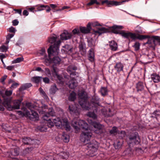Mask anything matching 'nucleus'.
<instances>
[{"label": "nucleus", "instance_id": "f257e3e1", "mask_svg": "<svg viewBox=\"0 0 160 160\" xmlns=\"http://www.w3.org/2000/svg\"><path fill=\"white\" fill-rule=\"evenodd\" d=\"M85 121H72V125L76 130L77 133L81 128L84 130L80 136V140L85 144H88L87 146L88 148V154L92 157L94 153L96 152L98 147V142L96 141H93L92 143H90L92 133L90 128L89 127L88 124Z\"/></svg>", "mask_w": 160, "mask_h": 160}, {"label": "nucleus", "instance_id": "f03ea898", "mask_svg": "<svg viewBox=\"0 0 160 160\" xmlns=\"http://www.w3.org/2000/svg\"><path fill=\"white\" fill-rule=\"evenodd\" d=\"M78 95L80 99L79 103L83 109L89 110L92 108L96 110V107L99 105V99L97 96H94L91 100V103H90L87 101L88 96L86 92L84 91H80Z\"/></svg>", "mask_w": 160, "mask_h": 160}, {"label": "nucleus", "instance_id": "7ed1b4c3", "mask_svg": "<svg viewBox=\"0 0 160 160\" xmlns=\"http://www.w3.org/2000/svg\"><path fill=\"white\" fill-rule=\"evenodd\" d=\"M57 36L54 35L53 36L50 37L48 39V41L50 43H54L53 45L51 46L48 49V52L49 56L50 57L52 54L53 55H58L59 52V45L61 43L60 40L56 42Z\"/></svg>", "mask_w": 160, "mask_h": 160}, {"label": "nucleus", "instance_id": "20e7f679", "mask_svg": "<svg viewBox=\"0 0 160 160\" xmlns=\"http://www.w3.org/2000/svg\"><path fill=\"white\" fill-rule=\"evenodd\" d=\"M123 27L122 26L114 25L112 27L111 30L112 32L114 33L117 34L119 33L122 37L126 38H131L133 39H135L136 37V35L135 33H132L130 32H126L124 31H122L118 32V29H122Z\"/></svg>", "mask_w": 160, "mask_h": 160}, {"label": "nucleus", "instance_id": "39448f33", "mask_svg": "<svg viewBox=\"0 0 160 160\" xmlns=\"http://www.w3.org/2000/svg\"><path fill=\"white\" fill-rule=\"evenodd\" d=\"M29 109L31 110V113L25 108H22V111H18L17 113L19 115L22 116H25L30 119H35V120H38L39 117L38 113L34 111L31 110L30 108Z\"/></svg>", "mask_w": 160, "mask_h": 160}, {"label": "nucleus", "instance_id": "423d86ee", "mask_svg": "<svg viewBox=\"0 0 160 160\" xmlns=\"http://www.w3.org/2000/svg\"><path fill=\"white\" fill-rule=\"evenodd\" d=\"M140 142V138L138 132H135L129 136L128 140V143L138 144Z\"/></svg>", "mask_w": 160, "mask_h": 160}, {"label": "nucleus", "instance_id": "0eeeda50", "mask_svg": "<svg viewBox=\"0 0 160 160\" xmlns=\"http://www.w3.org/2000/svg\"><path fill=\"white\" fill-rule=\"evenodd\" d=\"M54 124L58 128H65L67 131L70 129V126L68 124V121H55Z\"/></svg>", "mask_w": 160, "mask_h": 160}, {"label": "nucleus", "instance_id": "6e6552de", "mask_svg": "<svg viewBox=\"0 0 160 160\" xmlns=\"http://www.w3.org/2000/svg\"><path fill=\"white\" fill-rule=\"evenodd\" d=\"M21 101L19 100H16L14 102V105L12 106L10 105V101H5L4 102V106L9 110H12L13 109H18L19 108Z\"/></svg>", "mask_w": 160, "mask_h": 160}, {"label": "nucleus", "instance_id": "1a4fd4ad", "mask_svg": "<svg viewBox=\"0 0 160 160\" xmlns=\"http://www.w3.org/2000/svg\"><path fill=\"white\" fill-rule=\"evenodd\" d=\"M92 121H89V123L91 124V125L93 126L95 128L94 130L95 132L98 134H100L102 133L103 126L95 122H92Z\"/></svg>", "mask_w": 160, "mask_h": 160}, {"label": "nucleus", "instance_id": "9d476101", "mask_svg": "<svg viewBox=\"0 0 160 160\" xmlns=\"http://www.w3.org/2000/svg\"><path fill=\"white\" fill-rule=\"evenodd\" d=\"M95 27L97 26H100V24L98 22H96L93 23H89L87 24V27H82L80 28V30L81 32L85 33H87L90 32L91 29V26Z\"/></svg>", "mask_w": 160, "mask_h": 160}, {"label": "nucleus", "instance_id": "9b49d317", "mask_svg": "<svg viewBox=\"0 0 160 160\" xmlns=\"http://www.w3.org/2000/svg\"><path fill=\"white\" fill-rule=\"evenodd\" d=\"M12 93V90L6 91L5 94L0 92V103L2 102V100H3V104L4 105V102L5 101H10L7 97V96H10Z\"/></svg>", "mask_w": 160, "mask_h": 160}, {"label": "nucleus", "instance_id": "f8f14e48", "mask_svg": "<svg viewBox=\"0 0 160 160\" xmlns=\"http://www.w3.org/2000/svg\"><path fill=\"white\" fill-rule=\"evenodd\" d=\"M125 2V1L117 2L112 0H105L102 2V4L103 5L104 3H106L108 7H111L113 6H116L122 4V2Z\"/></svg>", "mask_w": 160, "mask_h": 160}, {"label": "nucleus", "instance_id": "ddd939ff", "mask_svg": "<svg viewBox=\"0 0 160 160\" xmlns=\"http://www.w3.org/2000/svg\"><path fill=\"white\" fill-rule=\"evenodd\" d=\"M45 50L44 48L42 49L40 51V54L41 55H43L44 56V62L47 65H48L51 63V57L52 56H56V55H53L52 54V55L49 57L48 56V58L47 56L45 55Z\"/></svg>", "mask_w": 160, "mask_h": 160}, {"label": "nucleus", "instance_id": "4468645a", "mask_svg": "<svg viewBox=\"0 0 160 160\" xmlns=\"http://www.w3.org/2000/svg\"><path fill=\"white\" fill-rule=\"evenodd\" d=\"M77 68L75 66L73 65H71L68 67L67 69V72L70 74V77L75 76L78 77V73L74 71L76 70Z\"/></svg>", "mask_w": 160, "mask_h": 160}, {"label": "nucleus", "instance_id": "2eb2a0df", "mask_svg": "<svg viewBox=\"0 0 160 160\" xmlns=\"http://www.w3.org/2000/svg\"><path fill=\"white\" fill-rule=\"evenodd\" d=\"M22 142L24 144L35 145V146H37V142L38 141L36 140H32L29 138L24 137L22 138Z\"/></svg>", "mask_w": 160, "mask_h": 160}, {"label": "nucleus", "instance_id": "dca6fc26", "mask_svg": "<svg viewBox=\"0 0 160 160\" xmlns=\"http://www.w3.org/2000/svg\"><path fill=\"white\" fill-rule=\"evenodd\" d=\"M54 155L57 160H65L68 157V153L65 152H61L57 154H55Z\"/></svg>", "mask_w": 160, "mask_h": 160}, {"label": "nucleus", "instance_id": "f3484780", "mask_svg": "<svg viewBox=\"0 0 160 160\" xmlns=\"http://www.w3.org/2000/svg\"><path fill=\"white\" fill-rule=\"evenodd\" d=\"M76 77V76L73 77V76H71V80L69 81L68 83H66L68 85L69 88L71 89H74L77 86L78 83L76 81V79L75 78Z\"/></svg>", "mask_w": 160, "mask_h": 160}, {"label": "nucleus", "instance_id": "a211bd4d", "mask_svg": "<svg viewBox=\"0 0 160 160\" xmlns=\"http://www.w3.org/2000/svg\"><path fill=\"white\" fill-rule=\"evenodd\" d=\"M157 36H153L151 38H149L148 39V41L146 43V44H148L149 46L150 47H154L156 45V42L157 41L155 38Z\"/></svg>", "mask_w": 160, "mask_h": 160}, {"label": "nucleus", "instance_id": "6ab92c4d", "mask_svg": "<svg viewBox=\"0 0 160 160\" xmlns=\"http://www.w3.org/2000/svg\"><path fill=\"white\" fill-rule=\"evenodd\" d=\"M94 49L91 48L88 51V58L89 60L91 62H94L95 60V54Z\"/></svg>", "mask_w": 160, "mask_h": 160}, {"label": "nucleus", "instance_id": "aec40b11", "mask_svg": "<svg viewBox=\"0 0 160 160\" xmlns=\"http://www.w3.org/2000/svg\"><path fill=\"white\" fill-rule=\"evenodd\" d=\"M72 34L67 31H65L60 35L61 39L62 40H66L70 38Z\"/></svg>", "mask_w": 160, "mask_h": 160}, {"label": "nucleus", "instance_id": "412c9836", "mask_svg": "<svg viewBox=\"0 0 160 160\" xmlns=\"http://www.w3.org/2000/svg\"><path fill=\"white\" fill-rule=\"evenodd\" d=\"M151 78L154 83H158L160 81V76L155 73L151 74Z\"/></svg>", "mask_w": 160, "mask_h": 160}, {"label": "nucleus", "instance_id": "4be33fe9", "mask_svg": "<svg viewBox=\"0 0 160 160\" xmlns=\"http://www.w3.org/2000/svg\"><path fill=\"white\" fill-rule=\"evenodd\" d=\"M107 30L104 28L101 27L98 28L97 30H94V34L95 35L98 34L99 35H101L102 33L106 32Z\"/></svg>", "mask_w": 160, "mask_h": 160}, {"label": "nucleus", "instance_id": "5701e85b", "mask_svg": "<svg viewBox=\"0 0 160 160\" xmlns=\"http://www.w3.org/2000/svg\"><path fill=\"white\" fill-rule=\"evenodd\" d=\"M55 154L50 153L47 155L43 160H56V157L54 155Z\"/></svg>", "mask_w": 160, "mask_h": 160}, {"label": "nucleus", "instance_id": "b1692460", "mask_svg": "<svg viewBox=\"0 0 160 160\" xmlns=\"http://www.w3.org/2000/svg\"><path fill=\"white\" fill-rule=\"evenodd\" d=\"M109 42V46L111 49L114 51L117 50L118 49V45L117 43L114 41H111Z\"/></svg>", "mask_w": 160, "mask_h": 160}, {"label": "nucleus", "instance_id": "393cba45", "mask_svg": "<svg viewBox=\"0 0 160 160\" xmlns=\"http://www.w3.org/2000/svg\"><path fill=\"white\" fill-rule=\"evenodd\" d=\"M123 67L122 64L120 62H118L114 66V68L117 72H119L122 71Z\"/></svg>", "mask_w": 160, "mask_h": 160}, {"label": "nucleus", "instance_id": "a878e982", "mask_svg": "<svg viewBox=\"0 0 160 160\" xmlns=\"http://www.w3.org/2000/svg\"><path fill=\"white\" fill-rule=\"evenodd\" d=\"M108 90L106 87H102L100 89V92L102 96H105L108 94Z\"/></svg>", "mask_w": 160, "mask_h": 160}, {"label": "nucleus", "instance_id": "bb28decb", "mask_svg": "<svg viewBox=\"0 0 160 160\" xmlns=\"http://www.w3.org/2000/svg\"><path fill=\"white\" fill-rule=\"evenodd\" d=\"M152 117L156 119H159L160 118V111L158 110L155 111L152 113Z\"/></svg>", "mask_w": 160, "mask_h": 160}, {"label": "nucleus", "instance_id": "cd10ccee", "mask_svg": "<svg viewBox=\"0 0 160 160\" xmlns=\"http://www.w3.org/2000/svg\"><path fill=\"white\" fill-rule=\"evenodd\" d=\"M63 50L65 52H69V53L72 52V48L68 45H66L63 46Z\"/></svg>", "mask_w": 160, "mask_h": 160}, {"label": "nucleus", "instance_id": "c85d7f7f", "mask_svg": "<svg viewBox=\"0 0 160 160\" xmlns=\"http://www.w3.org/2000/svg\"><path fill=\"white\" fill-rule=\"evenodd\" d=\"M42 78L41 77H34L31 78V80L34 83H38Z\"/></svg>", "mask_w": 160, "mask_h": 160}, {"label": "nucleus", "instance_id": "c756f323", "mask_svg": "<svg viewBox=\"0 0 160 160\" xmlns=\"http://www.w3.org/2000/svg\"><path fill=\"white\" fill-rule=\"evenodd\" d=\"M89 2L86 4L87 6H89L94 4L100 5V3L98 2L97 0H88Z\"/></svg>", "mask_w": 160, "mask_h": 160}, {"label": "nucleus", "instance_id": "7c9ffc66", "mask_svg": "<svg viewBox=\"0 0 160 160\" xmlns=\"http://www.w3.org/2000/svg\"><path fill=\"white\" fill-rule=\"evenodd\" d=\"M58 90V88H57L56 86L54 84L51 86L49 92L51 94H54Z\"/></svg>", "mask_w": 160, "mask_h": 160}, {"label": "nucleus", "instance_id": "2f4dec72", "mask_svg": "<svg viewBox=\"0 0 160 160\" xmlns=\"http://www.w3.org/2000/svg\"><path fill=\"white\" fill-rule=\"evenodd\" d=\"M32 86V84L31 83H27L22 85L19 88L20 90L21 91L27 89Z\"/></svg>", "mask_w": 160, "mask_h": 160}, {"label": "nucleus", "instance_id": "473e14b6", "mask_svg": "<svg viewBox=\"0 0 160 160\" xmlns=\"http://www.w3.org/2000/svg\"><path fill=\"white\" fill-rule=\"evenodd\" d=\"M103 113L105 117H111L112 116L113 113H112L109 108L108 109V110L106 112H103Z\"/></svg>", "mask_w": 160, "mask_h": 160}, {"label": "nucleus", "instance_id": "72a5a7b5", "mask_svg": "<svg viewBox=\"0 0 160 160\" xmlns=\"http://www.w3.org/2000/svg\"><path fill=\"white\" fill-rule=\"evenodd\" d=\"M52 61L55 64H59L61 61V60L59 57H55L53 58L52 60H51V61Z\"/></svg>", "mask_w": 160, "mask_h": 160}, {"label": "nucleus", "instance_id": "f704fd0d", "mask_svg": "<svg viewBox=\"0 0 160 160\" xmlns=\"http://www.w3.org/2000/svg\"><path fill=\"white\" fill-rule=\"evenodd\" d=\"M62 138L65 142H68L69 141V135L65 133L63 134Z\"/></svg>", "mask_w": 160, "mask_h": 160}, {"label": "nucleus", "instance_id": "c9c22d12", "mask_svg": "<svg viewBox=\"0 0 160 160\" xmlns=\"http://www.w3.org/2000/svg\"><path fill=\"white\" fill-rule=\"evenodd\" d=\"M76 98V94L74 92H72L69 97V100L71 101H74Z\"/></svg>", "mask_w": 160, "mask_h": 160}, {"label": "nucleus", "instance_id": "e433bc0d", "mask_svg": "<svg viewBox=\"0 0 160 160\" xmlns=\"http://www.w3.org/2000/svg\"><path fill=\"white\" fill-rule=\"evenodd\" d=\"M19 154V148L16 147L15 148L12 152V154L13 156H17Z\"/></svg>", "mask_w": 160, "mask_h": 160}, {"label": "nucleus", "instance_id": "4c0bfd02", "mask_svg": "<svg viewBox=\"0 0 160 160\" xmlns=\"http://www.w3.org/2000/svg\"><path fill=\"white\" fill-rule=\"evenodd\" d=\"M37 129L41 132H46L47 130V126L46 125L39 126Z\"/></svg>", "mask_w": 160, "mask_h": 160}, {"label": "nucleus", "instance_id": "58836bf2", "mask_svg": "<svg viewBox=\"0 0 160 160\" xmlns=\"http://www.w3.org/2000/svg\"><path fill=\"white\" fill-rule=\"evenodd\" d=\"M137 88L138 91L142 90L144 88L143 83L141 82H138L137 84Z\"/></svg>", "mask_w": 160, "mask_h": 160}, {"label": "nucleus", "instance_id": "ea45409f", "mask_svg": "<svg viewBox=\"0 0 160 160\" xmlns=\"http://www.w3.org/2000/svg\"><path fill=\"white\" fill-rule=\"evenodd\" d=\"M53 70L56 74V78L58 79L60 82H62V79H63L61 75H59L57 73L56 70L55 68H53Z\"/></svg>", "mask_w": 160, "mask_h": 160}, {"label": "nucleus", "instance_id": "a19ab883", "mask_svg": "<svg viewBox=\"0 0 160 160\" xmlns=\"http://www.w3.org/2000/svg\"><path fill=\"white\" fill-rule=\"evenodd\" d=\"M118 129L116 127H113L112 130L109 131V132L111 134H115L118 132Z\"/></svg>", "mask_w": 160, "mask_h": 160}, {"label": "nucleus", "instance_id": "79ce46f5", "mask_svg": "<svg viewBox=\"0 0 160 160\" xmlns=\"http://www.w3.org/2000/svg\"><path fill=\"white\" fill-rule=\"evenodd\" d=\"M24 60V58L22 57H19L17 58L16 59L12 61L13 63H19Z\"/></svg>", "mask_w": 160, "mask_h": 160}, {"label": "nucleus", "instance_id": "37998d69", "mask_svg": "<svg viewBox=\"0 0 160 160\" xmlns=\"http://www.w3.org/2000/svg\"><path fill=\"white\" fill-rule=\"evenodd\" d=\"M69 109L71 114L76 113L77 111L76 108H74L73 106L72 105L69 106Z\"/></svg>", "mask_w": 160, "mask_h": 160}, {"label": "nucleus", "instance_id": "c03bdc74", "mask_svg": "<svg viewBox=\"0 0 160 160\" xmlns=\"http://www.w3.org/2000/svg\"><path fill=\"white\" fill-rule=\"evenodd\" d=\"M87 116L93 119H96L97 118V116L93 112H89L87 114Z\"/></svg>", "mask_w": 160, "mask_h": 160}, {"label": "nucleus", "instance_id": "a18cd8bd", "mask_svg": "<svg viewBox=\"0 0 160 160\" xmlns=\"http://www.w3.org/2000/svg\"><path fill=\"white\" fill-rule=\"evenodd\" d=\"M39 90L41 94L44 98H47V96L45 92L41 88H39Z\"/></svg>", "mask_w": 160, "mask_h": 160}, {"label": "nucleus", "instance_id": "49530a36", "mask_svg": "<svg viewBox=\"0 0 160 160\" xmlns=\"http://www.w3.org/2000/svg\"><path fill=\"white\" fill-rule=\"evenodd\" d=\"M8 48L5 45H2L0 47V51L1 52H6L7 51Z\"/></svg>", "mask_w": 160, "mask_h": 160}, {"label": "nucleus", "instance_id": "de8ad7c7", "mask_svg": "<svg viewBox=\"0 0 160 160\" xmlns=\"http://www.w3.org/2000/svg\"><path fill=\"white\" fill-rule=\"evenodd\" d=\"M136 38H138L139 39L142 40L146 38L147 36L145 35H138V36H136Z\"/></svg>", "mask_w": 160, "mask_h": 160}, {"label": "nucleus", "instance_id": "09e8293b", "mask_svg": "<svg viewBox=\"0 0 160 160\" xmlns=\"http://www.w3.org/2000/svg\"><path fill=\"white\" fill-rule=\"evenodd\" d=\"M48 122H47V127H48L52 128V127H53L54 126V123L52 121H48Z\"/></svg>", "mask_w": 160, "mask_h": 160}, {"label": "nucleus", "instance_id": "8fccbe9b", "mask_svg": "<svg viewBox=\"0 0 160 160\" xmlns=\"http://www.w3.org/2000/svg\"><path fill=\"white\" fill-rule=\"evenodd\" d=\"M133 47H134L135 50L137 51L139 49L140 47L139 43L138 42H136L134 45Z\"/></svg>", "mask_w": 160, "mask_h": 160}, {"label": "nucleus", "instance_id": "3c124183", "mask_svg": "<svg viewBox=\"0 0 160 160\" xmlns=\"http://www.w3.org/2000/svg\"><path fill=\"white\" fill-rule=\"evenodd\" d=\"M122 144L119 142H118L117 144H115V148L117 149H118L121 147Z\"/></svg>", "mask_w": 160, "mask_h": 160}, {"label": "nucleus", "instance_id": "603ef678", "mask_svg": "<svg viewBox=\"0 0 160 160\" xmlns=\"http://www.w3.org/2000/svg\"><path fill=\"white\" fill-rule=\"evenodd\" d=\"M7 77V76L6 75H4L0 79V82L2 84H4V81L6 79Z\"/></svg>", "mask_w": 160, "mask_h": 160}, {"label": "nucleus", "instance_id": "864d4df0", "mask_svg": "<svg viewBox=\"0 0 160 160\" xmlns=\"http://www.w3.org/2000/svg\"><path fill=\"white\" fill-rule=\"evenodd\" d=\"M42 6H44L43 5H37L36 6L37 7V11H41L43 10L44 9L43 8H44V7H41Z\"/></svg>", "mask_w": 160, "mask_h": 160}, {"label": "nucleus", "instance_id": "5fc2aeb1", "mask_svg": "<svg viewBox=\"0 0 160 160\" xmlns=\"http://www.w3.org/2000/svg\"><path fill=\"white\" fill-rule=\"evenodd\" d=\"M19 85V84L17 82H14L12 84L11 88L12 89H14L17 87Z\"/></svg>", "mask_w": 160, "mask_h": 160}, {"label": "nucleus", "instance_id": "6e6d98bb", "mask_svg": "<svg viewBox=\"0 0 160 160\" xmlns=\"http://www.w3.org/2000/svg\"><path fill=\"white\" fill-rule=\"evenodd\" d=\"M41 7H44V8H47L46 11L47 12H49L51 10L49 6L48 5L42 6Z\"/></svg>", "mask_w": 160, "mask_h": 160}, {"label": "nucleus", "instance_id": "4d7b16f0", "mask_svg": "<svg viewBox=\"0 0 160 160\" xmlns=\"http://www.w3.org/2000/svg\"><path fill=\"white\" fill-rule=\"evenodd\" d=\"M79 51L81 54L83 56H84L86 54V50L85 48L80 50H79Z\"/></svg>", "mask_w": 160, "mask_h": 160}, {"label": "nucleus", "instance_id": "13d9d810", "mask_svg": "<svg viewBox=\"0 0 160 160\" xmlns=\"http://www.w3.org/2000/svg\"><path fill=\"white\" fill-rule=\"evenodd\" d=\"M72 32L73 34H78L79 32V31L78 29L75 28L72 30Z\"/></svg>", "mask_w": 160, "mask_h": 160}, {"label": "nucleus", "instance_id": "bf43d9fd", "mask_svg": "<svg viewBox=\"0 0 160 160\" xmlns=\"http://www.w3.org/2000/svg\"><path fill=\"white\" fill-rule=\"evenodd\" d=\"M16 31V30L15 28L12 27L9 28V31L10 32H14L15 33Z\"/></svg>", "mask_w": 160, "mask_h": 160}, {"label": "nucleus", "instance_id": "052dcab7", "mask_svg": "<svg viewBox=\"0 0 160 160\" xmlns=\"http://www.w3.org/2000/svg\"><path fill=\"white\" fill-rule=\"evenodd\" d=\"M14 34H12L9 33L6 37V38L8 39H9L12 38L14 36Z\"/></svg>", "mask_w": 160, "mask_h": 160}, {"label": "nucleus", "instance_id": "680f3d73", "mask_svg": "<svg viewBox=\"0 0 160 160\" xmlns=\"http://www.w3.org/2000/svg\"><path fill=\"white\" fill-rule=\"evenodd\" d=\"M43 81L45 83H49L50 80L48 78H43Z\"/></svg>", "mask_w": 160, "mask_h": 160}, {"label": "nucleus", "instance_id": "e2e57ef3", "mask_svg": "<svg viewBox=\"0 0 160 160\" xmlns=\"http://www.w3.org/2000/svg\"><path fill=\"white\" fill-rule=\"evenodd\" d=\"M12 25L13 26H16L18 25V24L19 22L17 20H15L13 21L12 22Z\"/></svg>", "mask_w": 160, "mask_h": 160}, {"label": "nucleus", "instance_id": "0e129e2a", "mask_svg": "<svg viewBox=\"0 0 160 160\" xmlns=\"http://www.w3.org/2000/svg\"><path fill=\"white\" fill-rule=\"evenodd\" d=\"M7 69L8 70L12 71L14 69V66H8L7 67Z\"/></svg>", "mask_w": 160, "mask_h": 160}, {"label": "nucleus", "instance_id": "69168bd1", "mask_svg": "<svg viewBox=\"0 0 160 160\" xmlns=\"http://www.w3.org/2000/svg\"><path fill=\"white\" fill-rule=\"evenodd\" d=\"M45 73L47 75H50L51 74L50 71L48 68H46Z\"/></svg>", "mask_w": 160, "mask_h": 160}, {"label": "nucleus", "instance_id": "338daca9", "mask_svg": "<svg viewBox=\"0 0 160 160\" xmlns=\"http://www.w3.org/2000/svg\"><path fill=\"white\" fill-rule=\"evenodd\" d=\"M23 15L24 16H27L28 15V12L27 10H25L23 12Z\"/></svg>", "mask_w": 160, "mask_h": 160}, {"label": "nucleus", "instance_id": "774afa93", "mask_svg": "<svg viewBox=\"0 0 160 160\" xmlns=\"http://www.w3.org/2000/svg\"><path fill=\"white\" fill-rule=\"evenodd\" d=\"M155 38L156 41L158 42L159 45H160V37L157 36Z\"/></svg>", "mask_w": 160, "mask_h": 160}]
</instances>
